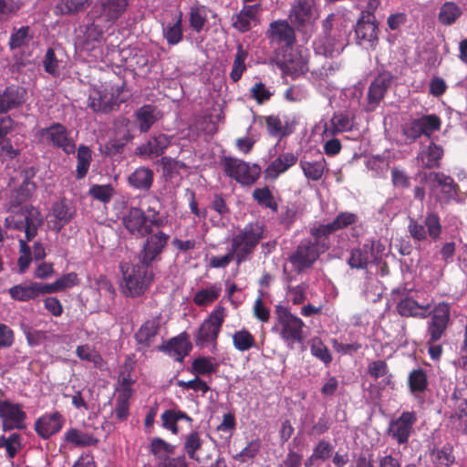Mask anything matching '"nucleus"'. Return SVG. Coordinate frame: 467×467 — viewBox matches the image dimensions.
<instances>
[{"label": "nucleus", "instance_id": "30", "mask_svg": "<svg viewBox=\"0 0 467 467\" xmlns=\"http://www.w3.org/2000/svg\"><path fill=\"white\" fill-rule=\"evenodd\" d=\"M298 161L297 156L293 152H283L273 160L264 171V177L266 181H275L278 177L287 171Z\"/></svg>", "mask_w": 467, "mask_h": 467}, {"label": "nucleus", "instance_id": "58", "mask_svg": "<svg viewBox=\"0 0 467 467\" xmlns=\"http://www.w3.org/2000/svg\"><path fill=\"white\" fill-rule=\"evenodd\" d=\"M150 451L155 456V458L162 461L164 457H171L170 455L174 454L175 446L165 441L161 438L155 437L150 441Z\"/></svg>", "mask_w": 467, "mask_h": 467}, {"label": "nucleus", "instance_id": "63", "mask_svg": "<svg viewBox=\"0 0 467 467\" xmlns=\"http://www.w3.org/2000/svg\"><path fill=\"white\" fill-rule=\"evenodd\" d=\"M76 353L80 359L93 363L96 368H100L103 363L101 355L89 345L78 346Z\"/></svg>", "mask_w": 467, "mask_h": 467}, {"label": "nucleus", "instance_id": "8", "mask_svg": "<svg viewBox=\"0 0 467 467\" xmlns=\"http://www.w3.org/2000/svg\"><path fill=\"white\" fill-rule=\"evenodd\" d=\"M221 165L226 176L244 186L253 185L259 179L262 172L258 164L251 165L249 162L230 156L223 157Z\"/></svg>", "mask_w": 467, "mask_h": 467}, {"label": "nucleus", "instance_id": "46", "mask_svg": "<svg viewBox=\"0 0 467 467\" xmlns=\"http://www.w3.org/2000/svg\"><path fill=\"white\" fill-rule=\"evenodd\" d=\"M59 55L62 54H57L54 48L49 47L42 61L45 71L53 77H58L64 68V61Z\"/></svg>", "mask_w": 467, "mask_h": 467}, {"label": "nucleus", "instance_id": "27", "mask_svg": "<svg viewBox=\"0 0 467 467\" xmlns=\"http://www.w3.org/2000/svg\"><path fill=\"white\" fill-rule=\"evenodd\" d=\"M26 98L27 92L25 88L16 85L6 87L0 93V114L21 107L26 101Z\"/></svg>", "mask_w": 467, "mask_h": 467}, {"label": "nucleus", "instance_id": "38", "mask_svg": "<svg viewBox=\"0 0 467 467\" xmlns=\"http://www.w3.org/2000/svg\"><path fill=\"white\" fill-rule=\"evenodd\" d=\"M154 173L150 168H137L128 177V183L134 189L140 191H148L153 183Z\"/></svg>", "mask_w": 467, "mask_h": 467}, {"label": "nucleus", "instance_id": "54", "mask_svg": "<svg viewBox=\"0 0 467 467\" xmlns=\"http://www.w3.org/2000/svg\"><path fill=\"white\" fill-rule=\"evenodd\" d=\"M232 338L234 348L241 352L248 351L255 346L254 335L245 328L235 331Z\"/></svg>", "mask_w": 467, "mask_h": 467}, {"label": "nucleus", "instance_id": "26", "mask_svg": "<svg viewBox=\"0 0 467 467\" xmlns=\"http://www.w3.org/2000/svg\"><path fill=\"white\" fill-rule=\"evenodd\" d=\"M317 17L315 0H295L289 14V18L297 26L310 24Z\"/></svg>", "mask_w": 467, "mask_h": 467}, {"label": "nucleus", "instance_id": "4", "mask_svg": "<svg viewBox=\"0 0 467 467\" xmlns=\"http://www.w3.org/2000/svg\"><path fill=\"white\" fill-rule=\"evenodd\" d=\"M276 328L281 339L286 347L293 349L296 344H303L305 340L304 321L293 315L289 309L281 305L275 306Z\"/></svg>", "mask_w": 467, "mask_h": 467}, {"label": "nucleus", "instance_id": "39", "mask_svg": "<svg viewBox=\"0 0 467 467\" xmlns=\"http://www.w3.org/2000/svg\"><path fill=\"white\" fill-rule=\"evenodd\" d=\"M170 143V137L161 133L152 136L146 144L140 148V151L141 154H145L150 157H158L163 154Z\"/></svg>", "mask_w": 467, "mask_h": 467}, {"label": "nucleus", "instance_id": "3", "mask_svg": "<svg viewBox=\"0 0 467 467\" xmlns=\"http://www.w3.org/2000/svg\"><path fill=\"white\" fill-rule=\"evenodd\" d=\"M9 213L4 223L6 229L24 231L27 242L36 236L38 228L44 222L41 212L37 207L25 204L16 212Z\"/></svg>", "mask_w": 467, "mask_h": 467}, {"label": "nucleus", "instance_id": "24", "mask_svg": "<svg viewBox=\"0 0 467 467\" xmlns=\"http://www.w3.org/2000/svg\"><path fill=\"white\" fill-rule=\"evenodd\" d=\"M76 209L67 199L53 203L49 213L48 223L52 231L59 233L75 217Z\"/></svg>", "mask_w": 467, "mask_h": 467}, {"label": "nucleus", "instance_id": "21", "mask_svg": "<svg viewBox=\"0 0 467 467\" xmlns=\"http://www.w3.org/2000/svg\"><path fill=\"white\" fill-rule=\"evenodd\" d=\"M192 348V343L189 339V335L184 331L178 336L163 341L157 347L158 351L165 353L172 357L177 362H183Z\"/></svg>", "mask_w": 467, "mask_h": 467}, {"label": "nucleus", "instance_id": "55", "mask_svg": "<svg viewBox=\"0 0 467 467\" xmlns=\"http://www.w3.org/2000/svg\"><path fill=\"white\" fill-rule=\"evenodd\" d=\"M217 364L213 362L212 357H199L193 359L191 372L196 376L212 375L217 370Z\"/></svg>", "mask_w": 467, "mask_h": 467}, {"label": "nucleus", "instance_id": "47", "mask_svg": "<svg viewBox=\"0 0 467 467\" xmlns=\"http://www.w3.org/2000/svg\"><path fill=\"white\" fill-rule=\"evenodd\" d=\"M64 436L66 441L77 447H87L95 445L98 442V439L93 435L82 432L76 428L68 429L65 432Z\"/></svg>", "mask_w": 467, "mask_h": 467}, {"label": "nucleus", "instance_id": "57", "mask_svg": "<svg viewBox=\"0 0 467 467\" xmlns=\"http://www.w3.org/2000/svg\"><path fill=\"white\" fill-rule=\"evenodd\" d=\"M432 462L438 465L451 466L455 462L453 447L446 443L441 448L433 449L431 452Z\"/></svg>", "mask_w": 467, "mask_h": 467}, {"label": "nucleus", "instance_id": "7", "mask_svg": "<svg viewBox=\"0 0 467 467\" xmlns=\"http://www.w3.org/2000/svg\"><path fill=\"white\" fill-rule=\"evenodd\" d=\"M225 317L226 308L220 304L217 305L195 332L194 343L196 347L204 348L211 345L215 348Z\"/></svg>", "mask_w": 467, "mask_h": 467}, {"label": "nucleus", "instance_id": "22", "mask_svg": "<svg viewBox=\"0 0 467 467\" xmlns=\"http://www.w3.org/2000/svg\"><path fill=\"white\" fill-rule=\"evenodd\" d=\"M64 423V416L55 410L38 417L34 423V430L41 439L48 440L62 430Z\"/></svg>", "mask_w": 467, "mask_h": 467}, {"label": "nucleus", "instance_id": "41", "mask_svg": "<svg viewBox=\"0 0 467 467\" xmlns=\"http://www.w3.org/2000/svg\"><path fill=\"white\" fill-rule=\"evenodd\" d=\"M222 291L219 283L210 285V286L197 291L192 298L193 303L198 306H206L216 301Z\"/></svg>", "mask_w": 467, "mask_h": 467}, {"label": "nucleus", "instance_id": "16", "mask_svg": "<svg viewBox=\"0 0 467 467\" xmlns=\"http://www.w3.org/2000/svg\"><path fill=\"white\" fill-rule=\"evenodd\" d=\"M324 253L312 242L311 238H305L289 255L288 260L296 271L301 272L310 268Z\"/></svg>", "mask_w": 467, "mask_h": 467}, {"label": "nucleus", "instance_id": "19", "mask_svg": "<svg viewBox=\"0 0 467 467\" xmlns=\"http://www.w3.org/2000/svg\"><path fill=\"white\" fill-rule=\"evenodd\" d=\"M125 229L136 238H143L152 233L153 224L150 223L145 212L139 207H131L123 217Z\"/></svg>", "mask_w": 467, "mask_h": 467}, {"label": "nucleus", "instance_id": "35", "mask_svg": "<svg viewBox=\"0 0 467 467\" xmlns=\"http://www.w3.org/2000/svg\"><path fill=\"white\" fill-rule=\"evenodd\" d=\"M429 306V305H420L412 297L404 296L397 303L396 310L400 316L404 317L426 318Z\"/></svg>", "mask_w": 467, "mask_h": 467}, {"label": "nucleus", "instance_id": "17", "mask_svg": "<svg viewBox=\"0 0 467 467\" xmlns=\"http://www.w3.org/2000/svg\"><path fill=\"white\" fill-rule=\"evenodd\" d=\"M145 237L146 240L139 254V260L151 266L153 262L161 260V255L168 244L170 235L162 231H157Z\"/></svg>", "mask_w": 467, "mask_h": 467}, {"label": "nucleus", "instance_id": "34", "mask_svg": "<svg viewBox=\"0 0 467 467\" xmlns=\"http://www.w3.org/2000/svg\"><path fill=\"white\" fill-rule=\"evenodd\" d=\"M444 155V150L441 145L431 141L429 145L420 149L417 155V161L425 169H435L441 167V161Z\"/></svg>", "mask_w": 467, "mask_h": 467}, {"label": "nucleus", "instance_id": "31", "mask_svg": "<svg viewBox=\"0 0 467 467\" xmlns=\"http://www.w3.org/2000/svg\"><path fill=\"white\" fill-rule=\"evenodd\" d=\"M267 37L271 42L285 44L288 47H291L296 41L295 30L285 20L272 22L267 31Z\"/></svg>", "mask_w": 467, "mask_h": 467}, {"label": "nucleus", "instance_id": "53", "mask_svg": "<svg viewBox=\"0 0 467 467\" xmlns=\"http://www.w3.org/2000/svg\"><path fill=\"white\" fill-rule=\"evenodd\" d=\"M253 199L261 206L270 209L272 212L278 211V204L268 186L255 188L252 193Z\"/></svg>", "mask_w": 467, "mask_h": 467}, {"label": "nucleus", "instance_id": "42", "mask_svg": "<svg viewBox=\"0 0 467 467\" xmlns=\"http://www.w3.org/2000/svg\"><path fill=\"white\" fill-rule=\"evenodd\" d=\"M162 36L168 45L176 46L183 39L182 12L180 11L173 24H168L162 27Z\"/></svg>", "mask_w": 467, "mask_h": 467}, {"label": "nucleus", "instance_id": "12", "mask_svg": "<svg viewBox=\"0 0 467 467\" xmlns=\"http://www.w3.org/2000/svg\"><path fill=\"white\" fill-rule=\"evenodd\" d=\"M39 135L47 145L60 149L67 155L76 151V142L71 137L70 130L61 123L56 122L49 127L41 129Z\"/></svg>", "mask_w": 467, "mask_h": 467}, {"label": "nucleus", "instance_id": "1", "mask_svg": "<svg viewBox=\"0 0 467 467\" xmlns=\"http://www.w3.org/2000/svg\"><path fill=\"white\" fill-rule=\"evenodd\" d=\"M265 238V225L259 222L249 223L231 239L230 251L237 265L250 259L260 241Z\"/></svg>", "mask_w": 467, "mask_h": 467}, {"label": "nucleus", "instance_id": "5", "mask_svg": "<svg viewBox=\"0 0 467 467\" xmlns=\"http://www.w3.org/2000/svg\"><path fill=\"white\" fill-rule=\"evenodd\" d=\"M359 218L351 212H340L335 219L328 223L313 225L309 229L312 242L319 247L320 251L327 252L330 248L329 236L340 230L356 224Z\"/></svg>", "mask_w": 467, "mask_h": 467}, {"label": "nucleus", "instance_id": "64", "mask_svg": "<svg viewBox=\"0 0 467 467\" xmlns=\"http://www.w3.org/2000/svg\"><path fill=\"white\" fill-rule=\"evenodd\" d=\"M424 225L427 228L428 235L433 240L436 241L440 238L441 234V224L440 222V217L436 213L429 212L426 213L424 218Z\"/></svg>", "mask_w": 467, "mask_h": 467}, {"label": "nucleus", "instance_id": "51", "mask_svg": "<svg viewBox=\"0 0 467 467\" xmlns=\"http://www.w3.org/2000/svg\"><path fill=\"white\" fill-rule=\"evenodd\" d=\"M30 32L28 26H21L18 29L14 28L8 43L10 49H19L28 46L33 39V35Z\"/></svg>", "mask_w": 467, "mask_h": 467}, {"label": "nucleus", "instance_id": "2", "mask_svg": "<svg viewBox=\"0 0 467 467\" xmlns=\"http://www.w3.org/2000/svg\"><path fill=\"white\" fill-rule=\"evenodd\" d=\"M119 270L123 279L122 292L130 297L144 294L154 277L151 266L140 261L138 264L121 262Z\"/></svg>", "mask_w": 467, "mask_h": 467}, {"label": "nucleus", "instance_id": "37", "mask_svg": "<svg viewBox=\"0 0 467 467\" xmlns=\"http://www.w3.org/2000/svg\"><path fill=\"white\" fill-rule=\"evenodd\" d=\"M299 166L307 180L317 182L321 180L324 175L327 161L323 156L314 161H307L303 158L299 161Z\"/></svg>", "mask_w": 467, "mask_h": 467}, {"label": "nucleus", "instance_id": "20", "mask_svg": "<svg viewBox=\"0 0 467 467\" xmlns=\"http://www.w3.org/2000/svg\"><path fill=\"white\" fill-rule=\"evenodd\" d=\"M421 181L428 184L431 191L440 189L446 201L455 199L458 195L459 185L453 178L443 172H424Z\"/></svg>", "mask_w": 467, "mask_h": 467}, {"label": "nucleus", "instance_id": "10", "mask_svg": "<svg viewBox=\"0 0 467 467\" xmlns=\"http://www.w3.org/2000/svg\"><path fill=\"white\" fill-rule=\"evenodd\" d=\"M385 250L379 240H367L362 246L351 249L347 264L351 269L365 270L369 264H377Z\"/></svg>", "mask_w": 467, "mask_h": 467}, {"label": "nucleus", "instance_id": "36", "mask_svg": "<svg viewBox=\"0 0 467 467\" xmlns=\"http://www.w3.org/2000/svg\"><path fill=\"white\" fill-rule=\"evenodd\" d=\"M135 121L141 133L148 132L158 120L157 109L150 104H145L134 112Z\"/></svg>", "mask_w": 467, "mask_h": 467}, {"label": "nucleus", "instance_id": "18", "mask_svg": "<svg viewBox=\"0 0 467 467\" xmlns=\"http://www.w3.org/2000/svg\"><path fill=\"white\" fill-rule=\"evenodd\" d=\"M0 419L4 431L26 429V413L19 403L0 400Z\"/></svg>", "mask_w": 467, "mask_h": 467}, {"label": "nucleus", "instance_id": "59", "mask_svg": "<svg viewBox=\"0 0 467 467\" xmlns=\"http://www.w3.org/2000/svg\"><path fill=\"white\" fill-rule=\"evenodd\" d=\"M202 440L198 431H192L185 436L184 439V451L188 457L196 462L200 461L197 451L202 448Z\"/></svg>", "mask_w": 467, "mask_h": 467}, {"label": "nucleus", "instance_id": "32", "mask_svg": "<svg viewBox=\"0 0 467 467\" xmlns=\"http://www.w3.org/2000/svg\"><path fill=\"white\" fill-rule=\"evenodd\" d=\"M266 130L271 137L284 138L295 131L296 121L295 119L285 116L283 119L279 116L269 115L265 117Z\"/></svg>", "mask_w": 467, "mask_h": 467}, {"label": "nucleus", "instance_id": "29", "mask_svg": "<svg viewBox=\"0 0 467 467\" xmlns=\"http://www.w3.org/2000/svg\"><path fill=\"white\" fill-rule=\"evenodd\" d=\"M355 33L358 39L367 42L373 47L379 40V25L375 15L366 16L360 13V16L355 27Z\"/></svg>", "mask_w": 467, "mask_h": 467}, {"label": "nucleus", "instance_id": "49", "mask_svg": "<svg viewBox=\"0 0 467 467\" xmlns=\"http://www.w3.org/2000/svg\"><path fill=\"white\" fill-rule=\"evenodd\" d=\"M78 275L74 272H70L63 275L54 283L45 284V289L47 294H53L73 287L74 285H78Z\"/></svg>", "mask_w": 467, "mask_h": 467}, {"label": "nucleus", "instance_id": "11", "mask_svg": "<svg viewBox=\"0 0 467 467\" xmlns=\"http://www.w3.org/2000/svg\"><path fill=\"white\" fill-rule=\"evenodd\" d=\"M117 91L118 93L115 95L112 89H109L107 86L93 87L88 93L87 107L96 114H108L117 110L120 104L119 94L121 92V88H118Z\"/></svg>", "mask_w": 467, "mask_h": 467}, {"label": "nucleus", "instance_id": "52", "mask_svg": "<svg viewBox=\"0 0 467 467\" xmlns=\"http://www.w3.org/2000/svg\"><path fill=\"white\" fill-rule=\"evenodd\" d=\"M207 8L204 5H193L189 12L190 27L196 33L202 31L208 20Z\"/></svg>", "mask_w": 467, "mask_h": 467}, {"label": "nucleus", "instance_id": "56", "mask_svg": "<svg viewBox=\"0 0 467 467\" xmlns=\"http://www.w3.org/2000/svg\"><path fill=\"white\" fill-rule=\"evenodd\" d=\"M134 370V361L130 358H127L120 366L117 386L132 388L133 384L136 382V379L133 377Z\"/></svg>", "mask_w": 467, "mask_h": 467}, {"label": "nucleus", "instance_id": "45", "mask_svg": "<svg viewBox=\"0 0 467 467\" xmlns=\"http://www.w3.org/2000/svg\"><path fill=\"white\" fill-rule=\"evenodd\" d=\"M408 386L411 393H423L429 386L426 371L421 368H414L408 375Z\"/></svg>", "mask_w": 467, "mask_h": 467}, {"label": "nucleus", "instance_id": "61", "mask_svg": "<svg viewBox=\"0 0 467 467\" xmlns=\"http://www.w3.org/2000/svg\"><path fill=\"white\" fill-rule=\"evenodd\" d=\"M114 193L115 190L111 184H93L88 190V194L94 200L103 203L109 202Z\"/></svg>", "mask_w": 467, "mask_h": 467}, {"label": "nucleus", "instance_id": "33", "mask_svg": "<svg viewBox=\"0 0 467 467\" xmlns=\"http://www.w3.org/2000/svg\"><path fill=\"white\" fill-rule=\"evenodd\" d=\"M8 294L12 299L26 302L34 300L41 295H46L45 284L31 282L29 284L16 285L8 289Z\"/></svg>", "mask_w": 467, "mask_h": 467}, {"label": "nucleus", "instance_id": "25", "mask_svg": "<svg viewBox=\"0 0 467 467\" xmlns=\"http://www.w3.org/2000/svg\"><path fill=\"white\" fill-rule=\"evenodd\" d=\"M162 328L161 316L157 315L145 320L134 334L138 345L149 348L154 345Z\"/></svg>", "mask_w": 467, "mask_h": 467}, {"label": "nucleus", "instance_id": "50", "mask_svg": "<svg viewBox=\"0 0 467 467\" xmlns=\"http://www.w3.org/2000/svg\"><path fill=\"white\" fill-rule=\"evenodd\" d=\"M113 130L115 138L130 142L134 138L133 125L131 121L124 117L119 116L113 122Z\"/></svg>", "mask_w": 467, "mask_h": 467}, {"label": "nucleus", "instance_id": "14", "mask_svg": "<svg viewBox=\"0 0 467 467\" xmlns=\"http://www.w3.org/2000/svg\"><path fill=\"white\" fill-rule=\"evenodd\" d=\"M417 420L418 417L415 411H403L398 418L389 421L386 431L387 435L399 445L407 444Z\"/></svg>", "mask_w": 467, "mask_h": 467}, {"label": "nucleus", "instance_id": "6", "mask_svg": "<svg viewBox=\"0 0 467 467\" xmlns=\"http://www.w3.org/2000/svg\"><path fill=\"white\" fill-rule=\"evenodd\" d=\"M36 172L37 170L35 167L25 168L19 172L17 183L9 192L8 202L5 204L6 213L16 212L33 199L37 189L34 181Z\"/></svg>", "mask_w": 467, "mask_h": 467}, {"label": "nucleus", "instance_id": "44", "mask_svg": "<svg viewBox=\"0 0 467 467\" xmlns=\"http://www.w3.org/2000/svg\"><path fill=\"white\" fill-rule=\"evenodd\" d=\"M92 161V151L85 145H80L78 148L77 153V166H76V179L82 180L88 172L90 163Z\"/></svg>", "mask_w": 467, "mask_h": 467}, {"label": "nucleus", "instance_id": "9", "mask_svg": "<svg viewBox=\"0 0 467 467\" xmlns=\"http://www.w3.org/2000/svg\"><path fill=\"white\" fill-rule=\"evenodd\" d=\"M441 119L435 114H430L410 119L401 125L400 130L406 142L410 144L422 136L430 139L433 132L441 130Z\"/></svg>", "mask_w": 467, "mask_h": 467}, {"label": "nucleus", "instance_id": "15", "mask_svg": "<svg viewBox=\"0 0 467 467\" xmlns=\"http://www.w3.org/2000/svg\"><path fill=\"white\" fill-rule=\"evenodd\" d=\"M129 5V0H98L91 14L94 20L112 25L126 13Z\"/></svg>", "mask_w": 467, "mask_h": 467}, {"label": "nucleus", "instance_id": "13", "mask_svg": "<svg viewBox=\"0 0 467 467\" xmlns=\"http://www.w3.org/2000/svg\"><path fill=\"white\" fill-rule=\"evenodd\" d=\"M431 320L427 324L428 339L438 342L444 335L451 320V305L440 302L428 313Z\"/></svg>", "mask_w": 467, "mask_h": 467}, {"label": "nucleus", "instance_id": "28", "mask_svg": "<svg viewBox=\"0 0 467 467\" xmlns=\"http://www.w3.org/2000/svg\"><path fill=\"white\" fill-rule=\"evenodd\" d=\"M261 11V4L244 5L238 14L233 16L234 28L242 33L249 31L253 26H255L259 22Z\"/></svg>", "mask_w": 467, "mask_h": 467}, {"label": "nucleus", "instance_id": "43", "mask_svg": "<svg viewBox=\"0 0 467 467\" xmlns=\"http://www.w3.org/2000/svg\"><path fill=\"white\" fill-rule=\"evenodd\" d=\"M462 15V8L452 1L441 5L438 14V20L443 26L453 25Z\"/></svg>", "mask_w": 467, "mask_h": 467}, {"label": "nucleus", "instance_id": "23", "mask_svg": "<svg viewBox=\"0 0 467 467\" xmlns=\"http://www.w3.org/2000/svg\"><path fill=\"white\" fill-rule=\"evenodd\" d=\"M394 76L389 71L379 73L370 83L368 90L367 110L373 111L385 97L388 88L390 87Z\"/></svg>", "mask_w": 467, "mask_h": 467}, {"label": "nucleus", "instance_id": "60", "mask_svg": "<svg viewBox=\"0 0 467 467\" xmlns=\"http://www.w3.org/2000/svg\"><path fill=\"white\" fill-rule=\"evenodd\" d=\"M354 118L346 112L335 113L331 119V134L349 131L353 128Z\"/></svg>", "mask_w": 467, "mask_h": 467}, {"label": "nucleus", "instance_id": "48", "mask_svg": "<svg viewBox=\"0 0 467 467\" xmlns=\"http://www.w3.org/2000/svg\"><path fill=\"white\" fill-rule=\"evenodd\" d=\"M248 57V52L239 44L236 47V53L233 62L232 70L230 72V78L233 82H238L243 74L246 71L245 60Z\"/></svg>", "mask_w": 467, "mask_h": 467}, {"label": "nucleus", "instance_id": "62", "mask_svg": "<svg viewBox=\"0 0 467 467\" xmlns=\"http://www.w3.org/2000/svg\"><path fill=\"white\" fill-rule=\"evenodd\" d=\"M93 0H61L57 8L62 14L72 15L85 11Z\"/></svg>", "mask_w": 467, "mask_h": 467}, {"label": "nucleus", "instance_id": "40", "mask_svg": "<svg viewBox=\"0 0 467 467\" xmlns=\"http://www.w3.org/2000/svg\"><path fill=\"white\" fill-rule=\"evenodd\" d=\"M334 18L335 15L330 14L322 23L323 31L326 35V43L323 45V53L326 57H334L339 55L344 47L343 44L338 41H335L333 44L330 43V36L328 34L332 29Z\"/></svg>", "mask_w": 467, "mask_h": 467}]
</instances>
